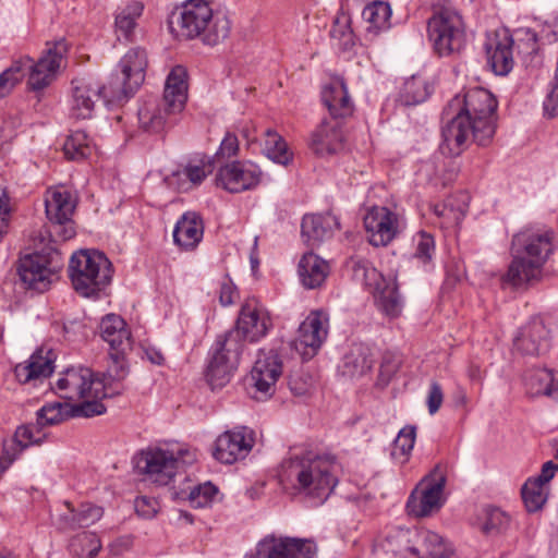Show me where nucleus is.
<instances>
[{
  "instance_id": "obj_37",
  "label": "nucleus",
  "mask_w": 558,
  "mask_h": 558,
  "mask_svg": "<svg viewBox=\"0 0 558 558\" xmlns=\"http://www.w3.org/2000/svg\"><path fill=\"white\" fill-rule=\"evenodd\" d=\"M187 74L183 66H175L168 74L162 100L170 112H181L187 100Z\"/></svg>"
},
{
  "instance_id": "obj_29",
  "label": "nucleus",
  "mask_w": 558,
  "mask_h": 558,
  "mask_svg": "<svg viewBox=\"0 0 558 558\" xmlns=\"http://www.w3.org/2000/svg\"><path fill=\"white\" fill-rule=\"evenodd\" d=\"M551 480V465L544 463L539 474L525 481V511L534 513L543 510L549 497Z\"/></svg>"
},
{
  "instance_id": "obj_26",
  "label": "nucleus",
  "mask_w": 558,
  "mask_h": 558,
  "mask_svg": "<svg viewBox=\"0 0 558 558\" xmlns=\"http://www.w3.org/2000/svg\"><path fill=\"white\" fill-rule=\"evenodd\" d=\"M56 357L52 349L40 347L26 361L15 366V377L22 384L47 378L54 371Z\"/></svg>"
},
{
  "instance_id": "obj_58",
  "label": "nucleus",
  "mask_w": 558,
  "mask_h": 558,
  "mask_svg": "<svg viewBox=\"0 0 558 558\" xmlns=\"http://www.w3.org/2000/svg\"><path fill=\"white\" fill-rule=\"evenodd\" d=\"M330 36L333 39H338L340 45L344 48H349L354 45V35L351 28V20L349 15L341 13L335 19L330 29Z\"/></svg>"
},
{
  "instance_id": "obj_62",
  "label": "nucleus",
  "mask_w": 558,
  "mask_h": 558,
  "mask_svg": "<svg viewBox=\"0 0 558 558\" xmlns=\"http://www.w3.org/2000/svg\"><path fill=\"white\" fill-rule=\"evenodd\" d=\"M239 149V140L236 135L227 133L221 141L218 150L216 151V157L219 159H230L238 155Z\"/></svg>"
},
{
  "instance_id": "obj_30",
  "label": "nucleus",
  "mask_w": 558,
  "mask_h": 558,
  "mask_svg": "<svg viewBox=\"0 0 558 558\" xmlns=\"http://www.w3.org/2000/svg\"><path fill=\"white\" fill-rule=\"evenodd\" d=\"M65 512L61 513L56 524L62 531H72L81 527H88L98 522L102 515L101 507L84 504L75 509L69 501L64 502Z\"/></svg>"
},
{
  "instance_id": "obj_51",
  "label": "nucleus",
  "mask_w": 558,
  "mask_h": 558,
  "mask_svg": "<svg viewBox=\"0 0 558 558\" xmlns=\"http://www.w3.org/2000/svg\"><path fill=\"white\" fill-rule=\"evenodd\" d=\"M144 5L140 1H131L119 10L116 15V28L126 39L136 27L137 20L142 16Z\"/></svg>"
},
{
  "instance_id": "obj_5",
  "label": "nucleus",
  "mask_w": 558,
  "mask_h": 558,
  "mask_svg": "<svg viewBox=\"0 0 558 558\" xmlns=\"http://www.w3.org/2000/svg\"><path fill=\"white\" fill-rule=\"evenodd\" d=\"M29 241V248L33 252L19 259L17 275L25 288L44 292L57 278L63 259L58 248L59 244L49 239L47 232H33Z\"/></svg>"
},
{
  "instance_id": "obj_33",
  "label": "nucleus",
  "mask_w": 558,
  "mask_h": 558,
  "mask_svg": "<svg viewBox=\"0 0 558 558\" xmlns=\"http://www.w3.org/2000/svg\"><path fill=\"white\" fill-rule=\"evenodd\" d=\"M322 99L331 116L330 120L338 121L353 113L354 106L342 80H335L327 85L322 93Z\"/></svg>"
},
{
  "instance_id": "obj_54",
  "label": "nucleus",
  "mask_w": 558,
  "mask_h": 558,
  "mask_svg": "<svg viewBox=\"0 0 558 558\" xmlns=\"http://www.w3.org/2000/svg\"><path fill=\"white\" fill-rule=\"evenodd\" d=\"M521 236L520 234H515L512 240L511 252L513 256V260L509 266L507 274L504 277V282L507 284H511L512 287L521 286L522 278L521 274L523 272V257L521 250Z\"/></svg>"
},
{
  "instance_id": "obj_35",
  "label": "nucleus",
  "mask_w": 558,
  "mask_h": 558,
  "mask_svg": "<svg viewBox=\"0 0 558 558\" xmlns=\"http://www.w3.org/2000/svg\"><path fill=\"white\" fill-rule=\"evenodd\" d=\"M375 362V349L365 343H355L344 355L340 371L343 376L359 378L367 374Z\"/></svg>"
},
{
  "instance_id": "obj_48",
  "label": "nucleus",
  "mask_w": 558,
  "mask_h": 558,
  "mask_svg": "<svg viewBox=\"0 0 558 558\" xmlns=\"http://www.w3.org/2000/svg\"><path fill=\"white\" fill-rule=\"evenodd\" d=\"M421 558H445L451 553L449 544L437 533L420 530Z\"/></svg>"
},
{
  "instance_id": "obj_13",
  "label": "nucleus",
  "mask_w": 558,
  "mask_h": 558,
  "mask_svg": "<svg viewBox=\"0 0 558 558\" xmlns=\"http://www.w3.org/2000/svg\"><path fill=\"white\" fill-rule=\"evenodd\" d=\"M445 485L446 477L437 470L422 478L408 498V513L415 518H425L439 511L446 501Z\"/></svg>"
},
{
  "instance_id": "obj_63",
  "label": "nucleus",
  "mask_w": 558,
  "mask_h": 558,
  "mask_svg": "<svg viewBox=\"0 0 558 558\" xmlns=\"http://www.w3.org/2000/svg\"><path fill=\"white\" fill-rule=\"evenodd\" d=\"M136 513L143 519H151L158 512V501L147 496L137 497L134 501Z\"/></svg>"
},
{
  "instance_id": "obj_27",
  "label": "nucleus",
  "mask_w": 558,
  "mask_h": 558,
  "mask_svg": "<svg viewBox=\"0 0 558 558\" xmlns=\"http://www.w3.org/2000/svg\"><path fill=\"white\" fill-rule=\"evenodd\" d=\"M100 98L99 84L95 81L85 77L73 80L70 114L75 119L92 118L96 101Z\"/></svg>"
},
{
  "instance_id": "obj_64",
  "label": "nucleus",
  "mask_w": 558,
  "mask_h": 558,
  "mask_svg": "<svg viewBox=\"0 0 558 558\" xmlns=\"http://www.w3.org/2000/svg\"><path fill=\"white\" fill-rule=\"evenodd\" d=\"M442 399L444 396L440 385L435 381L432 383L427 396V407L430 415H434L438 411L442 403Z\"/></svg>"
},
{
  "instance_id": "obj_31",
  "label": "nucleus",
  "mask_w": 558,
  "mask_h": 558,
  "mask_svg": "<svg viewBox=\"0 0 558 558\" xmlns=\"http://www.w3.org/2000/svg\"><path fill=\"white\" fill-rule=\"evenodd\" d=\"M202 218L193 211L183 214L173 229V242L183 251L194 250L203 239Z\"/></svg>"
},
{
  "instance_id": "obj_49",
  "label": "nucleus",
  "mask_w": 558,
  "mask_h": 558,
  "mask_svg": "<svg viewBox=\"0 0 558 558\" xmlns=\"http://www.w3.org/2000/svg\"><path fill=\"white\" fill-rule=\"evenodd\" d=\"M93 150V141L81 130L72 132L63 145L64 155L71 160H83L89 157Z\"/></svg>"
},
{
  "instance_id": "obj_25",
  "label": "nucleus",
  "mask_w": 558,
  "mask_h": 558,
  "mask_svg": "<svg viewBox=\"0 0 558 558\" xmlns=\"http://www.w3.org/2000/svg\"><path fill=\"white\" fill-rule=\"evenodd\" d=\"M345 136L339 121L324 120L312 133L310 147L320 157L331 156L344 149Z\"/></svg>"
},
{
  "instance_id": "obj_47",
  "label": "nucleus",
  "mask_w": 558,
  "mask_h": 558,
  "mask_svg": "<svg viewBox=\"0 0 558 558\" xmlns=\"http://www.w3.org/2000/svg\"><path fill=\"white\" fill-rule=\"evenodd\" d=\"M472 524L484 534H493L508 526L509 517L498 508L486 507L480 510Z\"/></svg>"
},
{
  "instance_id": "obj_34",
  "label": "nucleus",
  "mask_w": 558,
  "mask_h": 558,
  "mask_svg": "<svg viewBox=\"0 0 558 558\" xmlns=\"http://www.w3.org/2000/svg\"><path fill=\"white\" fill-rule=\"evenodd\" d=\"M525 395L546 396L558 402V372L533 367L525 373Z\"/></svg>"
},
{
  "instance_id": "obj_60",
  "label": "nucleus",
  "mask_w": 558,
  "mask_h": 558,
  "mask_svg": "<svg viewBox=\"0 0 558 558\" xmlns=\"http://www.w3.org/2000/svg\"><path fill=\"white\" fill-rule=\"evenodd\" d=\"M399 366V357L391 352H386L383 355L381 363L379 366L377 386L386 387L390 383L395 374L398 372Z\"/></svg>"
},
{
  "instance_id": "obj_2",
  "label": "nucleus",
  "mask_w": 558,
  "mask_h": 558,
  "mask_svg": "<svg viewBox=\"0 0 558 558\" xmlns=\"http://www.w3.org/2000/svg\"><path fill=\"white\" fill-rule=\"evenodd\" d=\"M105 383L86 366H72L59 374L53 386L54 391L63 399L83 400L78 404L47 403L36 411V418L92 417L106 413L100 401L106 396Z\"/></svg>"
},
{
  "instance_id": "obj_7",
  "label": "nucleus",
  "mask_w": 558,
  "mask_h": 558,
  "mask_svg": "<svg viewBox=\"0 0 558 558\" xmlns=\"http://www.w3.org/2000/svg\"><path fill=\"white\" fill-rule=\"evenodd\" d=\"M196 458L190 446L172 442L142 451L135 458V466L148 481L167 485L180 466L192 464Z\"/></svg>"
},
{
  "instance_id": "obj_36",
  "label": "nucleus",
  "mask_w": 558,
  "mask_h": 558,
  "mask_svg": "<svg viewBox=\"0 0 558 558\" xmlns=\"http://www.w3.org/2000/svg\"><path fill=\"white\" fill-rule=\"evenodd\" d=\"M329 272V264L312 252L304 254L299 262L298 275L306 289L320 288Z\"/></svg>"
},
{
  "instance_id": "obj_55",
  "label": "nucleus",
  "mask_w": 558,
  "mask_h": 558,
  "mask_svg": "<svg viewBox=\"0 0 558 558\" xmlns=\"http://www.w3.org/2000/svg\"><path fill=\"white\" fill-rule=\"evenodd\" d=\"M128 350H110L109 362L105 380L120 381L123 380L129 374V365L125 360Z\"/></svg>"
},
{
  "instance_id": "obj_22",
  "label": "nucleus",
  "mask_w": 558,
  "mask_h": 558,
  "mask_svg": "<svg viewBox=\"0 0 558 558\" xmlns=\"http://www.w3.org/2000/svg\"><path fill=\"white\" fill-rule=\"evenodd\" d=\"M554 233L545 230L525 239V287L539 282L544 277V265L554 251Z\"/></svg>"
},
{
  "instance_id": "obj_43",
  "label": "nucleus",
  "mask_w": 558,
  "mask_h": 558,
  "mask_svg": "<svg viewBox=\"0 0 558 558\" xmlns=\"http://www.w3.org/2000/svg\"><path fill=\"white\" fill-rule=\"evenodd\" d=\"M214 171V162L210 157L202 156L191 159L186 166L179 170L174 177L183 181L179 189L187 191L194 186L199 185L207 175Z\"/></svg>"
},
{
  "instance_id": "obj_23",
  "label": "nucleus",
  "mask_w": 558,
  "mask_h": 558,
  "mask_svg": "<svg viewBox=\"0 0 558 558\" xmlns=\"http://www.w3.org/2000/svg\"><path fill=\"white\" fill-rule=\"evenodd\" d=\"M354 276L374 292L379 293L378 304L388 316L396 317L400 314L402 304L396 288L384 289L381 275L367 262H360L354 267Z\"/></svg>"
},
{
  "instance_id": "obj_18",
  "label": "nucleus",
  "mask_w": 558,
  "mask_h": 558,
  "mask_svg": "<svg viewBox=\"0 0 558 558\" xmlns=\"http://www.w3.org/2000/svg\"><path fill=\"white\" fill-rule=\"evenodd\" d=\"M513 44L512 35L506 27L486 33L483 45L486 65L496 75H507L513 69Z\"/></svg>"
},
{
  "instance_id": "obj_19",
  "label": "nucleus",
  "mask_w": 558,
  "mask_h": 558,
  "mask_svg": "<svg viewBox=\"0 0 558 558\" xmlns=\"http://www.w3.org/2000/svg\"><path fill=\"white\" fill-rule=\"evenodd\" d=\"M255 444V432L246 426L219 435L214 442L213 457L220 463L232 464L244 459Z\"/></svg>"
},
{
  "instance_id": "obj_42",
  "label": "nucleus",
  "mask_w": 558,
  "mask_h": 558,
  "mask_svg": "<svg viewBox=\"0 0 558 558\" xmlns=\"http://www.w3.org/2000/svg\"><path fill=\"white\" fill-rule=\"evenodd\" d=\"M147 54L144 49L132 48L120 60L119 72L132 86H141L145 80Z\"/></svg>"
},
{
  "instance_id": "obj_40",
  "label": "nucleus",
  "mask_w": 558,
  "mask_h": 558,
  "mask_svg": "<svg viewBox=\"0 0 558 558\" xmlns=\"http://www.w3.org/2000/svg\"><path fill=\"white\" fill-rule=\"evenodd\" d=\"M551 343L550 329L539 316L531 318L525 326V354L542 355L548 352Z\"/></svg>"
},
{
  "instance_id": "obj_41",
  "label": "nucleus",
  "mask_w": 558,
  "mask_h": 558,
  "mask_svg": "<svg viewBox=\"0 0 558 558\" xmlns=\"http://www.w3.org/2000/svg\"><path fill=\"white\" fill-rule=\"evenodd\" d=\"M469 195L460 192L448 197L444 203L435 204L433 213L442 219V223L447 227L457 226L464 219L469 209Z\"/></svg>"
},
{
  "instance_id": "obj_59",
  "label": "nucleus",
  "mask_w": 558,
  "mask_h": 558,
  "mask_svg": "<svg viewBox=\"0 0 558 558\" xmlns=\"http://www.w3.org/2000/svg\"><path fill=\"white\" fill-rule=\"evenodd\" d=\"M23 453L10 437L0 442V477L21 458Z\"/></svg>"
},
{
  "instance_id": "obj_52",
  "label": "nucleus",
  "mask_w": 558,
  "mask_h": 558,
  "mask_svg": "<svg viewBox=\"0 0 558 558\" xmlns=\"http://www.w3.org/2000/svg\"><path fill=\"white\" fill-rule=\"evenodd\" d=\"M416 439V426L408 424L402 427L393 440L391 457L400 464L409 460Z\"/></svg>"
},
{
  "instance_id": "obj_11",
  "label": "nucleus",
  "mask_w": 558,
  "mask_h": 558,
  "mask_svg": "<svg viewBox=\"0 0 558 558\" xmlns=\"http://www.w3.org/2000/svg\"><path fill=\"white\" fill-rule=\"evenodd\" d=\"M243 345L235 340V333L217 337L209 351L206 379L213 389L225 387L238 368Z\"/></svg>"
},
{
  "instance_id": "obj_3",
  "label": "nucleus",
  "mask_w": 558,
  "mask_h": 558,
  "mask_svg": "<svg viewBox=\"0 0 558 558\" xmlns=\"http://www.w3.org/2000/svg\"><path fill=\"white\" fill-rule=\"evenodd\" d=\"M340 464L335 454L304 450L292 453L282 463L280 482L286 489L323 504L338 484Z\"/></svg>"
},
{
  "instance_id": "obj_53",
  "label": "nucleus",
  "mask_w": 558,
  "mask_h": 558,
  "mask_svg": "<svg viewBox=\"0 0 558 558\" xmlns=\"http://www.w3.org/2000/svg\"><path fill=\"white\" fill-rule=\"evenodd\" d=\"M432 93V85L421 76L407 80L402 89V99L405 105L412 106L425 101Z\"/></svg>"
},
{
  "instance_id": "obj_56",
  "label": "nucleus",
  "mask_w": 558,
  "mask_h": 558,
  "mask_svg": "<svg viewBox=\"0 0 558 558\" xmlns=\"http://www.w3.org/2000/svg\"><path fill=\"white\" fill-rule=\"evenodd\" d=\"M218 495V488L210 482L193 486L189 494L187 500L193 508H206L210 506Z\"/></svg>"
},
{
  "instance_id": "obj_50",
  "label": "nucleus",
  "mask_w": 558,
  "mask_h": 558,
  "mask_svg": "<svg viewBox=\"0 0 558 558\" xmlns=\"http://www.w3.org/2000/svg\"><path fill=\"white\" fill-rule=\"evenodd\" d=\"M70 551L83 558H95L102 548L99 536L94 532H82L72 537Z\"/></svg>"
},
{
  "instance_id": "obj_14",
  "label": "nucleus",
  "mask_w": 558,
  "mask_h": 558,
  "mask_svg": "<svg viewBox=\"0 0 558 558\" xmlns=\"http://www.w3.org/2000/svg\"><path fill=\"white\" fill-rule=\"evenodd\" d=\"M317 546L308 538L267 535L262 538L255 551L245 558H314Z\"/></svg>"
},
{
  "instance_id": "obj_1",
  "label": "nucleus",
  "mask_w": 558,
  "mask_h": 558,
  "mask_svg": "<svg viewBox=\"0 0 558 558\" xmlns=\"http://www.w3.org/2000/svg\"><path fill=\"white\" fill-rule=\"evenodd\" d=\"M498 101L483 87L464 89L446 105L442 118L441 148L460 155L472 138L480 146L492 143L496 132Z\"/></svg>"
},
{
  "instance_id": "obj_57",
  "label": "nucleus",
  "mask_w": 558,
  "mask_h": 558,
  "mask_svg": "<svg viewBox=\"0 0 558 558\" xmlns=\"http://www.w3.org/2000/svg\"><path fill=\"white\" fill-rule=\"evenodd\" d=\"M414 254L413 257L421 264L426 265L432 262L435 254V240L432 234L421 231L413 236Z\"/></svg>"
},
{
  "instance_id": "obj_20",
  "label": "nucleus",
  "mask_w": 558,
  "mask_h": 558,
  "mask_svg": "<svg viewBox=\"0 0 558 558\" xmlns=\"http://www.w3.org/2000/svg\"><path fill=\"white\" fill-rule=\"evenodd\" d=\"M525 50H529V58L525 57V70H530V75L537 77L544 65V54L542 46L545 39H549L553 35L558 39V23L555 29L547 21L541 16H525Z\"/></svg>"
},
{
  "instance_id": "obj_16",
  "label": "nucleus",
  "mask_w": 558,
  "mask_h": 558,
  "mask_svg": "<svg viewBox=\"0 0 558 558\" xmlns=\"http://www.w3.org/2000/svg\"><path fill=\"white\" fill-rule=\"evenodd\" d=\"M368 242L376 247L387 246L404 228L401 217L385 206H373L364 216Z\"/></svg>"
},
{
  "instance_id": "obj_24",
  "label": "nucleus",
  "mask_w": 558,
  "mask_h": 558,
  "mask_svg": "<svg viewBox=\"0 0 558 558\" xmlns=\"http://www.w3.org/2000/svg\"><path fill=\"white\" fill-rule=\"evenodd\" d=\"M180 112H170L162 99L148 98L138 107L137 118L142 130L148 133H161L177 121Z\"/></svg>"
},
{
  "instance_id": "obj_6",
  "label": "nucleus",
  "mask_w": 558,
  "mask_h": 558,
  "mask_svg": "<svg viewBox=\"0 0 558 558\" xmlns=\"http://www.w3.org/2000/svg\"><path fill=\"white\" fill-rule=\"evenodd\" d=\"M68 272L73 289L80 295L96 298L111 283L113 268L102 252L80 250L72 254Z\"/></svg>"
},
{
  "instance_id": "obj_28",
  "label": "nucleus",
  "mask_w": 558,
  "mask_h": 558,
  "mask_svg": "<svg viewBox=\"0 0 558 558\" xmlns=\"http://www.w3.org/2000/svg\"><path fill=\"white\" fill-rule=\"evenodd\" d=\"M418 542L420 529L393 527L387 533L383 547L397 558H421Z\"/></svg>"
},
{
  "instance_id": "obj_39",
  "label": "nucleus",
  "mask_w": 558,
  "mask_h": 558,
  "mask_svg": "<svg viewBox=\"0 0 558 558\" xmlns=\"http://www.w3.org/2000/svg\"><path fill=\"white\" fill-rule=\"evenodd\" d=\"M59 421H27L20 425L10 438L23 453L31 446L41 444L48 437V428Z\"/></svg>"
},
{
  "instance_id": "obj_10",
  "label": "nucleus",
  "mask_w": 558,
  "mask_h": 558,
  "mask_svg": "<svg viewBox=\"0 0 558 558\" xmlns=\"http://www.w3.org/2000/svg\"><path fill=\"white\" fill-rule=\"evenodd\" d=\"M427 34L440 57L459 52L465 45L462 16L451 9H442L428 20Z\"/></svg>"
},
{
  "instance_id": "obj_61",
  "label": "nucleus",
  "mask_w": 558,
  "mask_h": 558,
  "mask_svg": "<svg viewBox=\"0 0 558 558\" xmlns=\"http://www.w3.org/2000/svg\"><path fill=\"white\" fill-rule=\"evenodd\" d=\"M219 286V302L222 306L232 305L239 298V292L232 280L225 276L218 283Z\"/></svg>"
},
{
  "instance_id": "obj_17",
  "label": "nucleus",
  "mask_w": 558,
  "mask_h": 558,
  "mask_svg": "<svg viewBox=\"0 0 558 558\" xmlns=\"http://www.w3.org/2000/svg\"><path fill=\"white\" fill-rule=\"evenodd\" d=\"M328 331V315L324 311H312L298 329L294 349L303 360L312 359L326 341Z\"/></svg>"
},
{
  "instance_id": "obj_32",
  "label": "nucleus",
  "mask_w": 558,
  "mask_h": 558,
  "mask_svg": "<svg viewBox=\"0 0 558 558\" xmlns=\"http://www.w3.org/2000/svg\"><path fill=\"white\" fill-rule=\"evenodd\" d=\"M339 226L338 218L332 214L306 215L302 219L301 233L308 245L316 246L331 238Z\"/></svg>"
},
{
  "instance_id": "obj_12",
  "label": "nucleus",
  "mask_w": 558,
  "mask_h": 558,
  "mask_svg": "<svg viewBox=\"0 0 558 558\" xmlns=\"http://www.w3.org/2000/svg\"><path fill=\"white\" fill-rule=\"evenodd\" d=\"M272 326L267 307L252 298L241 305L235 328L226 333H235L236 342L243 345V341L258 342L269 333Z\"/></svg>"
},
{
  "instance_id": "obj_8",
  "label": "nucleus",
  "mask_w": 558,
  "mask_h": 558,
  "mask_svg": "<svg viewBox=\"0 0 558 558\" xmlns=\"http://www.w3.org/2000/svg\"><path fill=\"white\" fill-rule=\"evenodd\" d=\"M68 52V44L60 39L53 44H48L46 52L35 63L29 57H22L14 60L5 71L15 76L17 82L28 75V86L33 90L46 88L54 78L57 72L62 66L64 57Z\"/></svg>"
},
{
  "instance_id": "obj_15",
  "label": "nucleus",
  "mask_w": 558,
  "mask_h": 558,
  "mask_svg": "<svg viewBox=\"0 0 558 558\" xmlns=\"http://www.w3.org/2000/svg\"><path fill=\"white\" fill-rule=\"evenodd\" d=\"M263 179V171L251 160H233L218 169L217 186L229 193H242L256 189Z\"/></svg>"
},
{
  "instance_id": "obj_21",
  "label": "nucleus",
  "mask_w": 558,
  "mask_h": 558,
  "mask_svg": "<svg viewBox=\"0 0 558 558\" xmlns=\"http://www.w3.org/2000/svg\"><path fill=\"white\" fill-rule=\"evenodd\" d=\"M281 374L282 362L277 352L260 350L250 376V385L254 389V398L270 397Z\"/></svg>"
},
{
  "instance_id": "obj_45",
  "label": "nucleus",
  "mask_w": 558,
  "mask_h": 558,
  "mask_svg": "<svg viewBox=\"0 0 558 558\" xmlns=\"http://www.w3.org/2000/svg\"><path fill=\"white\" fill-rule=\"evenodd\" d=\"M391 8L388 2L373 1L362 12L363 20L367 23L368 33L378 34L390 27Z\"/></svg>"
},
{
  "instance_id": "obj_38",
  "label": "nucleus",
  "mask_w": 558,
  "mask_h": 558,
  "mask_svg": "<svg viewBox=\"0 0 558 558\" xmlns=\"http://www.w3.org/2000/svg\"><path fill=\"white\" fill-rule=\"evenodd\" d=\"M99 329L101 338L109 344L110 350L131 349V333L121 316L106 315L100 322Z\"/></svg>"
},
{
  "instance_id": "obj_46",
  "label": "nucleus",
  "mask_w": 558,
  "mask_h": 558,
  "mask_svg": "<svg viewBox=\"0 0 558 558\" xmlns=\"http://www.w3.org/2000/svg\"><path fill=\"white\" fill-rule=\"evenodd\" d=\"M263 151L267 158L282 166L292 160V153L286 141L272 129H267L264 133Z\"/></svg>"
},
{
  "instance_id": "obj_4",
  "label": "nucleus",
  "mask_w": 558,
  "mask_h": 558,
  "mask_svg": "<svg viewBox=\"0 0 558 558\" xmlns=\"http://www.w3.org/2000/svg\"><path fill=\"white\" fill-rule=\"evenodd\" d=\"M168 24L179 37L199 38L215 47L230 36L233 22L230 11L214 0H185L171 12Z\"/></svg>"
},
{
  "instance_id": "obj_44",
  "label": "nucleus",
  "mask_w": 558,
  "mask_h": 558,
  "mask_svg": "<svg viewBox=\"0 0 558 558\" xmlns=\"http://www.w3.org/2000/svg\"><path fill=\"white\" fill-rule=\"evenodd\" d=\"M137 89L138 86H132L130 81L124 80V76L117 71L111 74L106 85H99V95L106 105H113L125 101Z\"/></svg>"
},
{
  "instance_id": "obj_9",
  "label": "nucleus",
  "mask_w": 558,
  "mask_h": 558,
  "mask_svg": "<svg viewBox=\"0 0 558 558\" xmlns=\"http://www.w3.org/2000/svg\"><path fill=\"white\" fill-rule=\"evenodd\" d=\"M75 207L76 197L70 190L62 185L48 189L45 195V208L50 226L41 227L34 232H47L49 239H53L58 244L72 239L76 233L72 220Z\"/></svg>"
}]
</instances>
